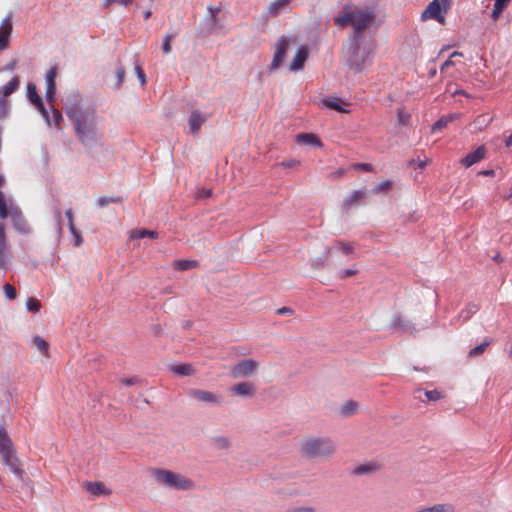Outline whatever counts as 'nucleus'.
I'll return each mask as SVG.
<instances>
[{
  "label": "nucleus",
  "mask_w": 512,
  "mask_h": 512,
  "mask_svg": "<svg viewBox=\"0 0 512 512\" xmlns=\"http://www.w3.org/2000/svg\"><path fill=\"white\" fill-rule=\"evenodd\" d=\"M83 487L87 492L91 493L92 495H96V483L85 481L83 483Z\"/></svg>",
  "instance_id": "obj_52"
},
{
  "label": "nucleus",
  "mask_w": 512,
  "mask_h": 512,
  "mask_svg": "<svg viewBox=\"0 0 512 512\" xmlns=\"http://www.w3.org/2000/svg\"><path fill=\"white\" fill-rule=\"evenodd\" d=\"M368 197V194L365 190H355L351 195L347 196L343 200L342 208L345 210H349L354 204L359 203L361 200Z\"/></svg>",
  "instance_id": "obj_23"
},
{
  "label": "nucleus",
  "mask_w": 512,
  "mask_h": 512,
  "mask_svg": "<svg viewBox=\"0 0 512 512\" xmlns=\"http://www.w3.org/2000/svg\"><path fill=\"white\" fill-rule=\"evenodd\" d=\"M287 512H315L313 507H295L287 510Z\"/></svg>",
  "instance_id": "obj_60"
},
{
  "label": "nucleus",
  "mask_w": 512,
  "mask_h": 512,
  "mask_svg": "<svg viewBox=\"0 0 512 512\" xmlns=\"http://www.w3.org/2000/svg\"><path fill=\"white\" fill-rule=\"evenodd\" d=\"M134 64H135V72L137 74V77H138L141 85H144L146 83V75L137 60H135Z\"/></svg>",
  "instance_id": "obj_51"
},
{
  "label": "nucleus",
  "mask_w": 512,
  "mask_h": 512,
  "mask_svg": "<svg viewBox=\"0 0 512 512\" xmlns=\"http://www.w3.org/2000/svg\"><path fill=\"white\" fill-rule=\"evenodd\" d=\"M10 108V102L8 99H5L4 97H0V119L4 118Z\"/></svg>",
  "instance_id": "obj_46"
},
{
  "label": "nucleus",
  "mask_w": 512,
  "mask_h": 512,
  "mask_svg": "<svg viewBox=\"0 0 512 512\" xmlns=\"http://www.w3.org/2000/svg\"><path fill=\"white\" fill-rule=\"evenodd\" d=\"M479 310V307L475 303H469L459 314V316L455 319L458 321L462 318V322L467 321L471 318L473 314H475Z\"/></svg>",
  "instance_id": "obj_32"
},
{
  "label": "nucleus",
  "mask_w": 512,
  "mask_h": 512,
  "mask_svg": "<svg viewBox=\"0 0 512 512\" xmlns=\"http://www.w3.org/2000/svg\"><path fill=\"white\" fill-rule=\"evenodd\" d=\"M198 264L199 263L196 260L182 259V260H175L173 262V267L178 271H187V270L196 268L198 266Z\"/></svg>",
  "instance_id": "obj_28"
},
{
  "label": "nucleus",
  "mask_w": 512,
  "mask_h": 512,
  "mask_svg": "<svg viewBox=\"0 0 512 512\" xmlns=\"http://www.w3.org/2000/svg\"><path fill=\"white\" fill-rule=\"evenodd\" d=\"M335 450L334 442L326 437L307 438L301 445L302 454L309 459L329 457Z\"/></svg>",
  "instance_id": "obj_2"
},
{
  "label": "nucleus",
  "mask_w": 512,
  "mask_h": 512,
  "mask_svg": "<svg viewBox=\"0 0 512 512\" xmlns=\"http://www.w3.org/2000/svg\"><path fill=\"white\" fill-rule=\"evenodd\" d=\"M0 457L2 462L22 480L24 471L19 466L13 442L8 436L6 429L2 426H0Z\"/></svg>",
  "instance_id": "obj_3"
},
{
  "label": "nucleus",
  "mask_w": 512,
  "mask_h": 512,
  "mask_svg": "<svg viewBox=\"0 0 512 512\" xmlns=\"http://www.w3.org/2000/svg\"><path fill=\"white\" fill-rule=\"evenodd\" d=\"M211 445L218 450H225L231 446L229 438L224 436H216L211 439Z\"/></svg>",
  "instance_id": "obj_35"
},
{
  "label": "nucleus",
  "mask_w": 512,
  "mask_h": 512,
  "mask_svg": "<svg viewBox=\"0 0 512 512\" xmlns=\"http://www.w3.org/2000/svg\"><path fill=\"white\" fill-rule=\"evenodd\" d=\"M362 32L363 31L355 30L353 38L349 44H360V40L362 39Z\"/></svg>",
  "instance_id": "obj_61"
},
{
  "label": "nucleus",
  "mask_w": 512,
  "mask_h": 512,
  "mask_svg": "<svg viewBox=\"0 0 512 512\" xmlns=\"http://www.w3.org/2000/svg\"><path fill=\"white\" fill-rule=\"evenodd\" d=\"M152 476L159 484L175 490L186 491L194 487L191 479L170 470L155 468L152 470Z\"/></svg>",
  "instance_id": "obj_5"
},
{
  "label": "nucleus",
  "mask_w": 512,
  "mask_h": 512,
  "mask_svg": "<svg viewBox=\"0 0 512 512\" xmlns=\"http://www.w3.org/2000/svg\"><path fill=\"white\" fill-rule=\"evenodd\" d=\"M122 384L125 386H132L140 382V379L137 376H133L130 378H124L121 380Z\"/></svg>",
  "instance_id": "obj_56"
},
{
  "label": "nucleus",
  "mask_w": 512,
  "mask_h": 512,
  "mask_svg": "<svg viewBox=\"0 0 512 512\" xmlns=\"http://www.w3.org/2000/svg\"><path fill=\"white\" fill-rule=\"evenodd\" d=\"M335 246L338 250H341L345 255H349L354 251V247L350 243L343 241H336Z\"/></svg>",
  "instance_id": "obj_44"
},
{
  "label": "nucleus",
  "mask_w": 512,
  "mask_h": 512,
  "mask_svg": "<svg viewBox=\"0 0 512 512\" xmlns=\"http://www.w3.org/2000/svg\"><path fill=\"white\" fill-rule=\"evenodd\" d=\"M211 196H212V190H210V189H201L198 192L199 198H209Z\"/></svg>",
  "instance_id": "obj_64"
},
{
  "label": "nucleus",
  "mask_w": 512,
  "mask_h": 512,
  "mask_svg": "<svg viewBox=\"0 0 512 512\" xmlns=\"http://www.w3.org/2000/svg\"><path fill=\"white\" fill-rule=\"evenodd\" d=\"M391 327L401 333L413 334L416 332L414 324L411 321L404 319L400 314L393 316Z\"/></svg>",
  "instance_id": "obj_18"
},
{
  "label": "nucleus",
  "mask_w": 512,
  "mask_h": 512,
  "mask_svg": "<svg viewBox=\"0 0 512 512\" xmlns=\"http://www.w3.org/2000/svg\"><path fill=\"white\" fill-rule=\"evenodd\" d=\"M51 110H52V117H50L51 125L58 126L60 124V122L62 121V115L53 106H51Z\"/></svg>",
  "instance_id": "obj_50"
},
{
  "label": "nucleus",
  "mask_w": 512,
  "mask_h": 512,
  "mask_svg": "<svg viewBox=\"0 0 512 512\" xmlns=\"http://www.w3.org/2000/svg\"><path fill=\"white\" fill-rule=\"evenodd\" d=\"M288 48L289 41L285 36H281L275 45V53L270 64V70H276L282 65L284 59L286 58Z\"/></svg>",
  "instance_id": "obj_10"
},
{
  "label": "nucleus",
  "mask_w": 512,
  "mask_h": 512,
  "mask_svg": "<svg viewBox=\"0 0 512 512\" xmlns=\"http://www.w3.org/2000/svg\"><path fill=\"white\" fill-rule=\"evenodd\" d=\"M369 58V52L364 48L361 49L360 44H349L346 53V64L356 73L362 71Z\"/></svg>",
  "instance_id": "obj_6"
},
{
  "label": "nucleus",
  "mask_w": 512,
  "mask_h": 512,
  "mask_svg": "<svg viewBox=\"0 0 512 512\" xmlns=\"http://www.w3.org/2000/svg\"><path fill=\"white\" fill-rule=\"evenodd\" d=\"M225 29V24L218 17H207L205 24L199 31V36L207 37L213 34H219Z\"/></svg>",
  "instance_id": "obj_13"
},
{
  "label": "nucleus",
  "mask_w": 512,
  "mask_h": 512,
  "mask_svg": "<svg viewBox=\"0 0 512 512\" xmlns=\"http://www.w3.org/2000/svg\"><path fill=\"white\" fill-rule=\"evenodd\" d=\"M357 409L358 403L353 400H349L344 405L341 406L340 414L344 417H348L355 414Z\"/></svg>",
  "instance_id": "obj_38"
},
{
  "label": "nucleus",
  "mask_w": 512,
  "mask_h": 512,
  "mask_svg": "<svg viewBox=\"0 0 512 512\" xmlns=\"http://www.w3.org/2000/svg\"><path fill=\"white\" fill-rule=\"evenodd\" d=\"M308 56H309V50H308L307 46H304V45L300 46L297 49L292 62L290 63L289 70L293 71V72L302 70L306 60L308 59Z\"/></svg>",
  "instance_id": "obj_17"
},
{
  "label": "nucleus",
  "mask_w": 512,
  "mask_h": 512,
  "mask_svg": "<svg viewBox=\"0 0 512 512\" xmlns=\"http://www.w3.org/2000/svg\"><path fill=\"white\" fill-rule=\"evenodd\" d=\"M54 218L56 219L57 221V226H58V231L59 233L62 232V215H61V212L59 210H55L54 211Z\"/></svg>",
  "instance_id": "obj_58"
},
{
  "label": "nucleus",
  "mask_w": 512,
  "mask_h": 512,
  "mask_svg": "<svg viewBox=\"0 0 512 512\" xmlns=\"http://www.w3.org/2000/svg\"><path fill=\"white\" fill-rule=\"evenodd\" d=\"M300 164V162L296 159H290V160H287V161H283L281 163H279L278 165L279 166H282L284 168H293V167H296Z\"/></svg>",
  "instance_id": "obj_54"
},
{
  "label": "nucleus",
  "mask_w": 512,
  "mask_h": 512,
  "mask_svg": "<svg viewBox=\"0 0 512 512\" xmlns=\"http://www.w3.org/2000/svg\"><path fill=\"white\" fill-rule=\"evenodd\" d=\"M258 363L253 359H244L234 365L230 374L233 378L249 377L257 370Z\"/></svg>",
  "instance_id": "obj_9"
},
{
  "label": "nucleus",
  "mask_w": 512,
  "mask_h": 512,
  "mask_svg": "<svg viewBox=\"0 0 512 512\" xmlns=\"http://www.w3.org/2000/svg\"><path fill=\"white\" fill-rule=\"evenodd\" d=\"M13 14L9 13L2 20L0 25V51L5 50L8 47L9 39L13 28Z\"/></svg>",
  "instance_id": "obj_14"
},
{
  "label": "nucleus",
  "mask_w": 512,
  "mask_h": 512,
  "mask_svg": "<svg viewBox=\"0 0 512 512\" xmlns=\"http://www.w3.org/2000/svg\"><path fill=\"white\" fill-rule=\"evenodd\" d=\"M374 14L361 10H342L335 18V24L341 27L351 24L354 30L364 31L374 19Z\"/></svg>",
  "instance_id": "obj_4"
},
{
  "label": "nucleus",
  "mask_w": 512,
  "mask_h": 512,
  "mask_svg": "<svg viewBox=\"0 0 512 512\" xmlns=\"http://www.w3.org/2000/svg\"><path fill=\"white\" fill-rule=\"evenodd\" d=\"M9 248V243L5 233V226L3 223H0V270L2 271H7L10 265L11 255Z\"/></svg>",
  "instance_id": "obj_11"
},
{
  "label": "nucleus",
  "mask_w": 512,
  "mask_h": 512,
  "mask_svg": "<svg viewBox=\"0 0 512 512\" xmlns=\"http://www.w3.org/2000/svg\"><path fill=\"white\" fill-rule=\"evenodd\" d=\"M122 201V197L119 196H101L98 198V208H105L110 203L121 205Z\"/></svg>",
  "instance_id": "obj_37"
},
{
  "label": "nucleus",
  "mask_w": 512,
  "mask_h": 512,
  "mask_svg": "<svg viewBox=\"0 0 512 512\" xmlns=\"http://www.w3.org/2000/svg\"><path fill=\"white\" fill-rule=\"evenodd\" d=\"M424 395L426 396L428 401H433V402L438 401L441 398H443L442 392H440L438 390H426V391H424Z\"/></svg>",
  "instance_id": "obj_45"
},
{
  "label": "nucleus",
  "mask_w": 512,
  "mask_h": 512,
  "mask_svg": "<svg viewBox=\"0 0 512 512\" xmlns=\"http://www.w3.org/2000/svg\"><path fill=\"white\" fill-rule=\"evenodd\" d=\"M206 120L207 116L201 111H192L188 119L190 132L193 135H197L200 132L201 126L206 122Z\"/></svg>",
  "instance_id": "obj_19"
},
{
  "label": "nucleus",
  "mask_w": 512,
  "mask_h": 512,
  "mask_svg": "<svg viewBox=\"0 0 512 512\" xmlns=\"http://www.w3.org/2000/svg\"><path fill=\"white\" fill-rule=\"evenodd\" d=\"M66 114L73 121L76 133L83 144H93L96 136L94 110L75 105L67 108Z\"/></svg>",
  "instance_id": "obj_1"
},
{
  "label": "nucleus",
  "mask_w": 512,
  "mask_h": 512,
  "mask_svg": "<svg viewBox=\"0 0 512 512\" xmlns=\"http://www.w3.org/2000/svg\"><path fill=\"white\" fill-rule=\"evenodd\" d=\"M17 67V61L15 59L11 60L10 62H8L5 67L3 68V70L5 71H14Z\"/></svg>",
  "instance_id": "obj_63"
},
{
  "label": "nucleus",
  "mask_w": 512,
  "mask_h": 512,
  "mask_svg": "<svg viewBox=\"0 0 512 512\" xmlns=\"http://www.w3.org/2000/svg\"><path fill=\"white\" fill-rule=\"evenodd\" d=\"M171 371L180 376H190L194 373V368L190 364H177L171 367Z\"/></svg>",
  "instance_id": "obj_34"
},
{
  "label": "nucleus",
  "mask_w": 512,
  "mask_h": 512,
  "mask_svg": "<svg viewBox=\"0 0 512 512\" xmlns=\"http://www.w3.org/2000/svg\"><path fill=\"white\" fill-rule=\"evenodd\" d=\"M380 469V465L376 462H367L361 465H358L354 468L353 474L357 476L365 475V474H371Z\"/></svg>",
  "instance_id": "obj_25"
},
{
  "label": "nucleus",
  "mask_w": 512,
  "mask_h": 512,
  "mask_svg": "<svg viewBox=\"0 0 512 512\" xmlns=\"http://www.w3.org/2000/svg\"><path fill=\"white\" fill-rule=\"evenodd\" d=\"M115 78H116V81H115V84H114V88L116 90H118V89L121 88L122 83H123L124 78H125V68L121 64L118 65V67L116 68Z\"/></svg>",
  "instance_id": "obj_41"
},
{
  "label": "nucleus",
  "mask_w": 512,
  "mask_h": 512,
  "mask_svg": "<svg viewBox=\"0 0 512 512\" xmlns=\"http://www.w3.org/2000/svg\"><path fill=\"white\" fill-rule=\"evenodd\" d=\"M486 148L484 145L477 147L474 151L468 153L464 158L461 159V164L466 168L478 163L485 158Z\"/></svg>",
  "instance_id": "obj_20"
},
{
  "label": "nucleus",
  "mask_w": 512,
  "mask_h": 512,
  "mask_svg": "<svg viewBox=\"0 0 512 512\" xmlns=\"http://www.w3.org/2000/svg\"><path fill=\"white\" fill-rule=\"evenodd\" d=\"M10 217L13 227L18 233L28 235L32 232L29 222L18 208H11Z\"/></svg>",
  "instance_id": "obj_12"
},
{
  "label": "nucleus",
  "mask_w": 512,
  "mask_h": 512,
  "mask_svg": "<svg viewBox=\"0 0 512 512\" xmlns=\"http://www.w3.org/2000/svg\"><path fill=\"white\" fill-rule=\"evenodd\" d=\"M3 289H4L5 296L9 300H14L17 297L16 289L12 285L7 283L3 286Z\"/></svg>",
  "instance_id": "obj_49"
},
{
  "label": "nucleus",
  "mask_w": 512,
  "mask_h": 512,
  "mask_svg": "<svg viewBox=\"0 0 512 512\" xmlns=\"http://www.w3.org/2000/svg\"><path fill=\"white\" fill-rule=\"evenodd\" d=\"M57 72H58L57 66H53L47 71L46 76H45V83H46L45 97L49 103H53L55 101Z\"/></svg>",
  "instance_id": "obj_15"
},
{
  "label": "nucleus",
  "mask_w": 512,
  "mask_h": 512,
  "mask_svg": "<svg viewBox=\"0 0 512 512\" xmlns=\"http://www.w3.org/2000/svg\"><path fill=\"white\" fill-rule=\"evenodd\" d=\"M26 308L31 312H38L41 308V304L35 298H28L26 301Z\"/></svg>",
  "instance_id": "obj_47"
},
{
  "label": "nucleus",
  "mask_w": 512,
  "mask_h": 512,
  "mask_svg": "<svg viewBox=\"0 0 512 512\" xmlns=\"http://www.w3.org/2000/svg\"><path fill=\"white\" fill-rule=\"evenodd\" d=\"M33 345L45 356H49V344L48 342L39 335L33 337Z\"/></svg>",
  "instance_id": "obj_36"
},
{
  "label": "nucleus",
  "mask_w": 512,
  "mask_h": 512,
  "mask_svg": "<svg viewBox=\"0 0 512 512\" xmlns=\"http://www.w3.org/2000/svg\"><path fill=\"white\" fill-rule=\"evenodd\" d=\"M492 340L489 338H486L481 344L477 345L476 347L472 348L469 353L468 357L474 358L482 355L486 348L491 344Z\"/></svg>",
  "instance_id": "obj_39"
},
{
  "label": "nucleus",
  "mask_w": 512,
  "mask_h": 512,
  "mask_svg": "<svg viewBox=\"0 0 512 512\" xmlns=\"http://www.w3.org/2000/svg\"><path fill=\"white\" fill-rule=\"evenodd\" d=\"M357 273L356 270H353V269H344V270H341L339 272V277L341 279H346V278H349V277H352L354 276L355 274Z\"/></svg>",
  "instance_id": "obj_55"
},
{
  "label": "nucleus",
  "mask_w": 512,
  "mask_h": 512,
  "mask_svg": "<svg viewBox=\"0 0 512 512\" xmlns=\"http://www.w3.org/2000/svg\"><path fill=\"white\" fill-rule=\"evenodd\" d=\"M397 118L399 125L405 126L409 123L410 114L407 113L404 108L400 107L397 109Z\"/></svg>",
  "instance_id": "obj_43"
},
{
  "label": "nucleus",
  "mask_w": 512,
  "mask_h": 512,
  "mask_svg": "<svg viewBox=\"0 0 512 512\" xmlns=\"http://www.w3.org/2000/svg\"><path fill=\"white\" fill-rule=\"evenodd\" d=\"M146 237L156 239V238H158V232L154 231V230H148V229H137V230H132L130 232L131 239H142V238H146Z\"/></svg>",
  "instance_id": "obj_29"
},
{
  "label": "nucleus",
  "mask_w": 512,
  "mask_h": 512,
  "mask_svg": "<svg viewBox=\"0 0 512 512\" xmlns=\"http://www.w3.org/2000/svg\"><path fill=\"white\" fill-rule=\"evenodd\" d=\"M417 512H454V507L448 503H441L431 507L421 508Z\"/></svg>",
  "instance_id": "obj_30"
},
{
  "label": "nucleus",
  "mask_w": 512,
  "mask_h": 512,
  "mask_svg": "<svg viewBox=\"0 0 512 512\" xmlns=\"http://www.w3.org/2000/svg\"><path fill=\"white\" fill-rule=\"evenodd\" d=\"M450 4L442 3L441 0H432L421 13V21L433 19L440 24H445V14L448 12Z\"/></svg>",
  "instance_id": "obj_7"
},
{
  "label": "nucleus",
  "mask_w": 512,
  "mask_h": 512,
  "mask_svg": "<svg viewBox=\"0 0 512 512\" xmlns=\"http://www.w3.org/2000/svg\"><path fill=\"white\" fill-rule=\"evenodd\" d=\"M355 168L359 169V170L366 171V172L373 171V167L369 163H358V164L355 165Z\"/></svg>",
  "instance_id": "obj_59"
},
{
  "label": "nucleus",
  "mask_w": 512,
  "mask_h": 512,
  "mask_svg": "<svg viewBox=\"0 0 512 512\" xmlns=\"http://www.w3.org/2000/svg\"><path fill=\"white\" fill-rule=\"evenodd\" d=\"M188 395L195 400L206 403L220 404L221 402L220 397L218 395L206 390L190 389L188 391Z\"/></svg>",
  "instance_id": "obj_16"
},
{
  "label": "nucleus",
  "mask_w": 512,
  "mask_h": 512,
  "mask_svg": "<svg viewBox=\"0 0 512 512\" xmlns=\"http://www.w3.org/2000/svg\"><path fill=\"white\" fill-rule=\"evenodd\" d=\"M296 142L301 145L322 147V141L320 138L313 133H300L296 135Z\"/></svg>",
  "instance_id": "obj_22"
},
{
  "label": "nucleus",
  "mask_w": 512,
  "mask_h": 512,
  "mask_svg": "<svg viewBox=\"0 0 512 512\" xmlns=\"http://www.w3.org/2000/svg\"><path fill=\"white\" fill-rule=\"evenodd\" d=\"M27 98L41 113L48 126H51L49 111L45 108L41 97L37 93L36 85L32 82L27 83Z\"/></svg>",
  "instance_id": "obj_8"
},
{
  "label": "nucleus",
  "mask_w": 512,
  "mask_h": 512,
  "mask_svg": "<svg viewBox=\"0 0 512 512\" xmlns=\"http://www.w3.org/2000/svg\"><path fill=\"white\" fill-rule=\"evenodd\" d=\"M111 494V490L106 488V486L102 483V482H99L98 481V496H108Z\"/></svg>",
  "instance_id": "obj_57"
},
{
  "label": "nucleus",
  "mask_w": 512,
  "mask_h": 512,
  "mask_svg": "<svg viewBox=\"0 0 512 512\" xmlns=\"http://www.w3.org/2000/svg\"><path fill=\"white\" fill-rule=\"evenodd\" d=\"M65 216L67 218V225L69 227V230H70V232L75 237V245L79 246L80 243H81V237H80L79 233L77 232V230L75 228V225L73 223V212H72V209L66 210Z\"/></svg>",
  "instance_id": "obj_31"
},
{
  "label": "nucleus",
  "mask_w": 512,
  "mask_h": 512,
  "mask_svg": "<svg viewBox=\"0 0 512 512\" xmlns=\"http://www.w3.org/2000/svg\"><path fill=\"white\" fill-rule=\"evenodd\" d=\"M290 2L291 0H275L269 5L267 14L271 17L278 16Z\"/></svg>",
  "instance_id": "obj_27"
},
{
  "label": "nucleus",
  "mask_w": 512,
  "mask_h": 512,
  "mask_svg": "<svg viewBox=\"0 0 512 512\" xmlns=\"http://www.w3.org/2000/svg\"><path fill=\"white\" fill-rule=\"evenodd\" d=\"M460 116L461 115L458 113L443 115L432 125V132L435 133L437 131H441L442 129L446 128L449 123L453 122L456 119H459Z\"/></svg>",
  "instance_id": "obj_24"
},
{
  "label": "nucleus",
  "mask_w": 512,
  "mask_h": 512,
  "mask_svg": "<svg viewBox=\"0 0 512 512\" xmlns=\"http://www.w3.org/2000/svg\"><path fill=\"white\" fill-rule=\"evenodd\" d=\"M392 187V182L390 180H384L378 184H376L373 188H372V193L373 194H379L381 192H386V191H389Z\"/></svg>",
  "instance_id": "obj_42"
},
{
  "label": "nucleus",
  "mask_w": 512,
  "mask_h": 512,
  "mask_svg": "<svg viewBox=\"0 0 512 512\" xmlns=\"http://www.w3.org/2000/svg\"><path fill=\"white\" fill-rule=\"evenodd\" d=\"M231 391L239 396L253 397L255 395V386L251 382H241L231 387Z\"/></svg>",
  "instance_id": "obj_21"
},
{
  "label": "nucleus",
  "mask_w": 512,
  "mask_h": 512,
  "mask_svg": "<svg viewBox=\"0 0 512 512\" xmlns=\"http://www.w3.org/2000/svg\"><path fill=\"white\" fill-rule=\"evenodd\" d=\"M20 86V77L14 76L5 86L0 89V97L7 99L12 93H14Z\"/></svg>",
  "instance_id": "obj_26"
},
{
  "label": "nucleus",
  "mask_w": 512,
  "mask_h": 512,
  "mask_svg": "<svg viewBox=\"0 0 512 512\" xmlns=\"http://www.w3.org/2000/svg\"><path fill=\"white\" fill-rule=\"evenodd\" d=\"M112 3H118L123 6H127L128 4L132 3V0H104L103 6L109 7Z\"/></svg>",
  "instance_id": "obj_53"
},
{
  "label": "nucleus",
  "mask_w": 512,
  "mask_h": 512,
  "mask_svg": "<svg viewBox=\"0 0 512 512\" xmlns=\"http://www.w3.org/2000/svg\"><path fill=\"white\" fill-rule=\"evenodd\" d=\"M174 36L175 35H173V34H167L164 37L163 44H162V51L165 54H169L171 52V50H172V48H171V41L174 38Z\"/></svg>",
  "instance_id": "obj_48"
},
{
  "label": "nucleus",
  "mask_w": 512,
  "mask_h": 512,
  "mask_svg": "<svg viewBox=\"0 0 512 512\" xmlns=\"http://www.w3.org/2000/svg\"><path fill=\"white\" fill-rule=\"evenodd\" d=\"M323 103L326 107L332 109V110H335V111H338V112H346L340 105V99L339 98H336V97H330V98H325L323 100Z\"/></svg>",
  "instance_id": "obj_40"
},
{
  "label": "nucleus",
  "mask_w": 512,
  "mask_h": 512,
  "mask_svg": "<svg viewBox=\"0 0 512 512\" xmlns=\"http://www.w3.org/2000/svg\"><path fill=\"white\" fill-rule=\"evenodd\" d=\"M492 121L493 117L487 114H481L474 119L473 124L476 130L481 131L486 128Z\"/></svg>",
  "instance_id": "obj_33"
},
{
  "label": "nucleus",
  "mask_w": 512,
  "mask_h": 512,
  "mask_svg": "<svg viewBox=\"0 0 512 512\" xmlns=\"http://www.w3.org/2000/svg\"><path fill=\"white\" fill-rule=\"evenodd\" d=\"M503 9L499 8V7H496L494 6L493 10H492V13H491V18L496 21L500 16L501 14L503 13Z\"/></svg>",
  "instance_id": "obj_62"
}]
</instances>
